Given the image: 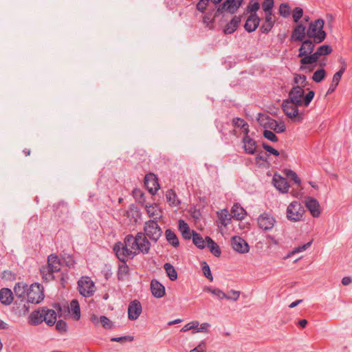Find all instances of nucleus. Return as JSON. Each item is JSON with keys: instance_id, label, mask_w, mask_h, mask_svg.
<instances>
[{"instance_id": "obj_61", "label": "nucleus", "mask_w": 352, "mask_h": 352, "mask_svg": "<svg viewBox=\"0 0 352 352\" xmlns=\"http://www.w3.org/2000/svg\"><path fill=\"white\" fill-rule=\"evenodd\" d=\"M206 343L202 340L196 347L190 350V352H206Z\"/></svg>"}, {"instance_id": "obj_11", "label": "nucleus", "mask_w": 352, "mask_h": 352, "mask_svg": "<svg viewBox=\"0 0 352 352\" xmlns=\"http://www.w3.org/2000/svg\"><path fill=\"white\" fill-rule=\"evenodd\" d=\"M144 185L152 195H155L160 188V184L157 177L153 174L149 173L145 176Z\"/></svg>"}, {"instance_id": "obj_23", "label": "nucleus", "mask_w": 352, "mask_h": 352, "mask_svg": "<svg viewBox=\"0 0 352 352\" xmlns=\"http://www.w3.org/2000/svg\"><path fill=\"white\" fill-rule=\"evenodd\" d=\"M243 148L246 153L253 155L256 152V142L249 135L243 138Z\"/></svg>"}, {"instance_id": "obj_42", "label": "nucleus", "mask_w": 352, "mask_h": 352, "mask_svg": "<svg viewBox=\"0 0 352 352\" xmlns=\"http://www.w3.org/2000/svg\"><path fill=\"white\" fill-rule=\"evenodd\" d=\"M325 76H326V72L322 67V69H318L314 73L312 79L316 82H320L322 80H323L324 79Z\"/></svg>"}, {"instance_id": "obj_53", "label": "nucleus", "mask_w": 352, "mask_h": 352, "mask_svg": "<svg viewBox=\"0 0 352 352\" xmlns=\"http://www.w3.org/2000/svg\"><path fill=\"white\" fill-rule=\"evenodd\" d=\"M209 1L210 0H199L196 6L197 9L201 13H204Z\"/></svg>"}, {"instance_id": "obj_54", "label": "nucleus", "mask_w": 352, "mask_h": 352, "mask_svg": "<svg viewBox=\"0 0 352 352\" xmlns=\"http://www.w3.org/2000/svg\"><path fill=\"white\" fill-rule=\"evenodd\" d=\"M133 340V337L131 336H125L122 337H113L111 338V342H117L123 343L126 341L131 342Z\"/></svg>"}, {"instance_id": "obj_46", "label": "nucleus", "mask_w": 352, "mask_h": 352, "mask_svg": "<svg viewBox=\"0 0 352 352\" xmlns=\"http://www.w3.org/2000/svg\"><path fill=\"white\" fill-rule=\"evenodd\" d=\"M217 16H212L210 14H206L204 18H203V23L205 24V25L210 28V29H212L213 28V26H212V24L214 23V18L217 17Z\"/></svg>"}, {"instance_id": "obj_59", "label": "nucleus", "mask_w": 352, "mask_h": 352, "mask_svg": "<svg viewBox=\"0 0 352 352\" xmlns=\"http://www.w3.org/2000/svg\"><path fill=\"white\" fill-rule=\"evenodd\" d=\"M54 208H55V211L56 212H58V209H61V212H68L67 204L64 201L58 202L57 204L54 206Z\"/></svg>"}, {"instance_id": "obj_27", "label": "nucleus", "mask_w": 352, "mask_h": 352, "mask_svg": "<svg viewBox=\"0 0 352 352\" xmlns=\"http://www.w3.org/2000/svg\"><path fill=\"white\" fill-rule=\"evenodd\" d=\"M241 16H234L232 20L225 26L223 32L226 34H232L237 29L239 23H241Z\"/></svg>"}, {"instance_id": "obj_63", "label": "nucleus", "mask_w": 352, "mask_h": 352, "mask_svg": "<svg viewBox=\"0 0 352 352\" xmlns=\"http://www.w3.org/2000/svg\"><path fill=\"white\" fill-rule=\"evenodd\" d=\"M232 124L234 126L240 127L241 129H242L243 126H246V122L240 118H234L232 120Z\"/></svg>"}, {"instance_id": "obj_21", "label": "nucleus", "mask_w": 352, "mask_h": 352, "mask_svg": "<svg viewBox=\"0 0 352 352\" xmlns=\"http://www.w3.org/2000/svg\"><path fill=\"white\" fill-rule=\"evenodd\" d=\"M178 230L182 237L186 240L190 239L194 233H195V231L190 230L188 223L183 219L178 221Z\"/></svg>"}, {"instance_id": "obj_12", "label": "nucleus", "mask_w": 352, "mask_h": 352, "mask_svg": "<svg viewBox=\"0 0 352 352\" xmlns=\"http://www.w3.org/2000/svg\"><path fill=\"white\" fill-rule=\"evenodd\" d=\"M232 248L241 254H245L249 252V245L248 243L241 236H234L231 240Z\"/></svg>"}, {"instance_id": "obj_48", "label": "nucleus", "mask_w": 352, "mask_h": 352, "mask_svg": "<svg viewBox=\"0 0 352 352\" xmlns=\"http://www.w3.org/2000/svg\"><path fill=\"white\" fill-rule=\"evenodd\" d=\"M270 117L269 116L261 113L258 114V122L261 126H263L265 129L267 128V125H268V122H270Z\"/></svg>"}, {"instance_id": "obj_40", "label": "nucleus", "mask_w": 352, "mask_h": 352, "mask_svg": "<svg viewBox=\"0 0 352 352\" xmlns=\"http://www.w3.org/2000/svg\"><path fill=\"white\" fill-rule=\"evenodd\" d=\"M70 308L73 311L74 318L76 320L80 319V305L77 300H72L70 302Z\"/></svg>"}, {"instance_id": "obj_24", "label": "nucleus", "mask_w": 352, "mask_h": 352, "mask_svg": "<svg viewBox=\"0 0 352 352\" xmlns=\"http://www.w3.org/2000/svg\"><path fill=\"white\" fill-rule=\"evenodd\" d=\"M14 300L13 293L8 288L0 289V302L4 305H10Z\"/></svg>"}, {"instance_id": "obj_30", "label": "nucleus", "mask_w": 352, "mask_h": 352, "mask_svg": "<svg viewBox=\"0 0 352 352\" xmlns=\"http://www.w3.org/2000/svg\"><path fill=\"white\" fill-rule=\"evenodd\" d=\"M146 212L150 217L153 218V220L157 221L162 217L160 210L157 204L146 205Z\"/></svg>"}, {"instance_id": "obj_41", "label": "nucleus", "mask_w": 352, "mask_h": 352, "mask_svg": "<svg viewBox=\"0 0 352 352\" xmlns=\"http://www.w3.org/2000/svg\"><path fill=\"white\" fill-rule=\"evenodd\" d=\"M278 12L283 18H287L291 14V8L287 3H283L279 6Z\"/></svg>"}, {"instance_id": "obj_34", "label": "nucleus", "mask_w": 352, "mask_h": 352, "mask_svg": "<svg viewBox=\"0 0 352 352\" xmlns=\"http://www.w3.org/2000/svg\"><path fill=\"white\" fill-rule=\"evenodd\" d=\"M192 243L199 249L203 250L206 247V239H204L201 235L197 232L192 236Z\"/></svg>"}, {"instance_id": "obj_58", "label": "nucleus", "mask_w": 352, "mask_h": 352, "mask_svg": "<svg viewBox=\"0 0 352 352\" xmlns=\"http://www.w3.org/2000/svg\"><path fill=\"white\" fill-rule=\"evenodd\" d=\"M311 243H312V241H311L302 245H299V246L294 248V250L292 252V254H294L302 252L306 250L308 248H309L311 246Z\"/></svg>"}, {"instance_id": "obj_55", "label": "nucleus", "mask_w": 352, "mask_h": 352, "mask_svg": "<svg viewBox=\"0 0 352 352\" xmlns=\"http://www.w3.org/2000/svg\"><path fill=\"white\" fill-rule=\"evenodd\" d=\"M202 271H203L204 276L208 280L212 281L213 278H212V276L211 274V271H210L209 265L206 262H204V265L202 266Z\"/></svg>"}, {"instance_id": "obj_19", "label": "nucleus", "mask_w": 352, "mask_h": 352, "mask_svg": "<svg viewBox=\"0 0 352 352\" xmlns=\"http://www.w3.org/2000/svg\"><path fill=\"white\" fill-rule=\"evenodd\" d=\"M275 188L281 192H287L289 190V185L287 180L280 175H274L272 179Z\"/></svg>"}, {"instance_id": "obj_14", "label": "nucleus", "mask_w": 352, "mask_h": 352, "mask_svg": "<svg viewBox=\"0 0 352 352\" xmlns=\"http://www.w3.org/2000/svg\"><path fill=\"white\" fill-rule=\"evenodd\" d=\"M45 307L40 308L31 313L28 318V323L31 325H38L44 322Z\"/></svg>"}, {"instance_id": "obj_18", "label": "nucleus", "mask_w": 352, "mask_h": 352, "mask_svg": "<svg viewBox=\"0 0 352 352\" xmlns=\"http://www.w3.org/2000/svg\"><path fill=\"white\" fill-rule=\"evenodd\" d=\"M260 23V18L256 14H250L248 17L244 28L248 32H252L256 30Z\"/></svg>"}, {"instance_id": "obj_9", "label": "nucleus", "mask_w": 352, "mask_h": 352, "mask_svg": "<svg viewBox=\"0 0 352 352\" xmlns=\"http://www.w3.org/2000/svg\"><path fill=\"white\" fill-rule=\"evenodd\" d=\"M276 222V219L269 212L261 214L257 219L258 227L263 230H272Z\"/></svg>"}, {"instance_id": "obj_57", "label": "nucleus", "mask_w": 352, "mask_h": 352, "mask_svg": "<svg viewBox=\"0 0 352 352\" xmlns=\"http://www.w3.org/2000/svg\"><path fill=\"white\" fill-rule=\"evenodd\" d=\"M199 326V323L198 321H192L191 322H189L188 324H186L182 329V331H189V330H192V329H195L196 330V328H197Z\"/></svg>"}, {"instance_id": "obj_4", "label": "nucleus", "mask_w": 352, "mask_h": 352, "mask_svg": "<svg viewBox=\"0 0 352 352\" xmlns=\"http://www.w3.org/2000/svg\"><path fill=\"white\" fill-rule=\"evenodd\" d=\"M304 213L302 205L299 201H294L287 206L286 216L288 220L296 222L302 219Z\"/></svg>"}, {"instance_id": "obj_32", "label": "nucleus", "mask_w": 352, "mask_h": 352, "mask_svg": "<svg viewBox=\"0 0 352 352\" xmlns=\"http://www.w3.org/2000/svg\"><path fill=\"white\" fill-rule=\"evenodd\" d=\"M166 197L170 206H178L181 203V201L178 199L175 192L172 189H169L166 191Z\"/></svg>"}, {"instance_id": "obj_26", "label": "nucleus", "mask_w": 352, "mask_h": 352, "mask_svg": "<svg viewBox=\"0 0 352 352\" xmlns=\"http://www.w3.org/2000/svg\"><path fill=\"white\" fill-rule=\"evenodd\" d=\"M314 47V44L310 40H306L302 43L299 50V56L302 58L311 55Z\"/></svg>"}, {"instance_id": "obj_36", "label": "nucleus", "mask_w": 352, "mask_h": 352, "mask_svg": "<svg viewBox=\"0 0 352 352\" xmlns=\"http://www.w3.org/2000/svg\"><path fill=\"white\" fill-rule=\"evenodd\" d=\"M164 268L170 280H175L177 278V273L175 267L169 263L164 265Z\"/></svg>"}, {"instance_id": "obj_16", "label": "nucleus", "mask_w": 352, "mask_h": 352, "mask_svg": "<svg viewBox=\"0 0 352 352\" xmlns=\"http://www.w3.org/2000/svg\"><path fill=\"white\" fill-rule=\"evenodd\" d=\"M276 22V17L273 16L272 13H265L264 22L260 28L262 33L267 34L274 25Z\"/></svg>"}, {"instance_id": "obj_64", "label": "nucleus", "mask_w": 352, "mask_h": 352, "mask_svg": "<svg viewBox=\"0 0 352 352\" xmlns=\"http://www.w3.org/2000/svg\"><path fill=\"white\" fill-rule=\"evenodd\" d=\"M210 326V324L209 323H207V322L202 323V324H201L200 327H198L197 328H196V331H195V333H197V332L208 333V331H209L208 327Z\"/></svg>"}, {"instance_id": "obj_37", "label": "nucleus", "mask_w": 352, "mask_h": 352, "mask_svg": "<svg viewBox=\"0 0 352 352\" xmlns=\"http://www.w3.org/2000/svg\"><path fill=\"white\" fill-rule=\"evenodd\" d=\"M204 291L210 292L212 294L214 295L220 300L224 299V298L226 299V298H228V295L226 294L222 290H221L220 289H218V288H212L211 287H206L204 289Z\"/></svg>"}, {"instance_id": "obj_10", "label": "nucleus", "mask_w": 352, "mask_h": 352, "mask_svg": "<svg viewBox=\"0 0 352 352\" xmlns=\"http://www.w3.org/2000/svg\"><path fill=\"white\" fill-rule=\"evenodd\" d=\"M120 243H123L122 242H118L115 244L113 247V251L116 253V256L118 258L122 263L121 265H119L118 267V278L120 280H124L126 276L129 274V266L126 265V262L129 259H132L134 257H127L126 259L123 260L121 257H119L120 255L118 254V245Z\"/></svg>"}, {"instance_id": "obj_28", "label": "nucleus", "mask_w": 352, "mask_h": 352, "mask_svg": "<svg viewBox=\"0 0 352 352\" xmlns=\"http://www.w3.org/2000/svg\"><path fill=\"white\" fill-rule=\"evenodd\" d=\"M267 127L278 133H283L286 130V126L284 122L281 121L278 122L272 118H270V122H268V125H267Z\"/></svg>"}, {"instance_id": "obj_25", "label": "nucleus", "mask_w": 352, "mask_h": 352, "mask_svg": "<svg viewBox=\"0 0 352 352\" xmlns=\"http://www.w3.org/2000/svg\"><path fill=\"white\" fill-rule=\"evenodd\" d=\"M47 266L51 270V272H57L60 270L61 263L58 256L51 254L47 258Z\"/></svg>"}, {"instance_id": "obj_8", "label": "nucleus", "mask_w": 352, "mask_h": 352, "mask_svg": "<svg viewBox=\"0 0 352 352\" xmlns=\"http://www.w3.org/2000/svg\"><path fill=\"white\" fill-rule=\"evenodd\" d=\"M331 52V48L329 45H322L318 48L317 51L314 54L309 56L302 58L300 62L303 65L314 63L319 59L320 56L329 54Z\"/></svg>"}, {"instance_id": "obj_29", "label": "nucleus", "mask_w": 352, "mask_h": 352, "mask_svg": "<svg viewBox=\"0 0 352 352\" xmlns=\"http://www.w3.org/2000/svg\"><path fill=\"white\" fill-rule=\"evenodd\" d=\"M43 314H45L44 322L47 325L53 326L56 323L57 314L54 310L45 307V313Z\"/></svg>"}, {"instance_id": "obj_47", "label": "nucleus", "mask_w": 352, "mask_h": 352, "mask_svg": "<svg viewBox=\"0 0 352 352\" xmlns=\"http://www.w3.org/2000/svg\"><path fill=\"white\" fill-rule=\"evenodd\" d=\"M274 0H264L262 3V8L265 13H272V8L274 7Z\"/></svg>"}, {"instance_id": "obj_22", "label": "nucleus", "mask_w": 352, "mask_h": 352, "mask_svg": "<svg viewBox=\"0 0 352 352\" xmlns=\"http://www.w3.org/2000/svg\"><path fill=\"white\" fill-rule=\"evenodd\" d=\"M13 289L15 296L20 299L21 302H24L27 297L28 285L23 282L16 283Z\"/></svg>"}, {"instance_id": "obj_51", "label": "nucleus", "mask_w": 352, "mask_h": 352, "mask_svg": "<svg viewBox=\"0 0 352 352\" xmlns=\"http://www.w3.org/2000/svg\"><path fill=\"white\" fill-rule=\"evenodd\" d=\"M100 322L104 329H110L113 327L112 322L104 316L100 317Z\"/></svg>"}, {"instance_id": "obj_6", "label": "nucleus", "mask_w": 352, "mask_h": 352, "mask_svg": "<svg viewBox=\"0 0 352 352\" xmlns=\"http://www.w3.org/2000/svg\"><path fill=\"white\" fill-rule=\"evenodd\" d=\"M78 286L80 294L86 298L92 296L96 291L94 283L88 276L82 277L78 281Z\"/></svg>"}, {"instance_id": "obj_15", "label": "nucleus", "mask_w": 352, "mask_h": 352, "mask_svg": "<svg viewBox=\"0 0 352 352\" xmlns=\"http://www.w3.org/2000/svg\"><path fill=\"white\" fill-rule=\"evenodd\" d=\"M306 35V26L300 23L294 27L292 33L291 40L294 41H302Z\"/></svg>"}, {"instance_id": "obj_39", "label": "nucleus", "mask_w": 352, "mask_h": 352, "mask_svg": "<svg viewBox=\"0 0 352 352\" xmlns=\"http://www.w3.org/2000/svg\"><path fill=\"white\" fill-rule=\"evenodd\" d=\"M217 214L219 221L223 226H226L230 223L231 219L229 217L228 210H221V212H218Z\"/></svg>"}, {"instance_id": "obj_5", "label": "nucleus", "mask_w": 352, "mask_h": 352, "mask_svg": "<svg viewBox=\"0 0 352 352\" xmlns=\"http://www.w3.org/2000/svg\"><path fill=\"white\" fill-rule=\"evenodd\" d=\"M44 298L43 287L38 283L32 284L27 291V300L33 304H38Z\"/></svg>"}, {"instance_id": "obj_60", "label": "nucleus", "mask_w": 352, "mask_h": 352, "mask_svg": "<svg viewBox=\"0 0 352 352\" xmlns=\"http://www.w3.org/2000/svg\"><path fill=\"white\" fill-rule=\"evenodd\" d=\"M56 329L61 333H65L67 331V323L65 321L60 320L56 322Z\"/></svg>"}, {"instance_id": "obj_56", "label": "nucleus", "mask_w": 352, "mask_h": 352, "mask_svg": "<svg viewBox=\"0 0 352 352\" xmlns=\"http://www.w3.org/2000/svg\"><path fill=\"white\" fill-rule=\"evenodd\" d=\"M260 4L257 1H251L248 6V11L251 14H256V12L259 9Z\"/></svg>"}, {"instance_id": "obj_33", "label": "nucleus", "mask_w": 352, "mask_h": 352, "mask_svg": "<svg viewBox=\"0 0 352 352\" xmlns=\"http://www.w3.org/2000/svg\"><path fill=\"white\" fill-rule=\"evenodd\" d=\"M165 236L167 241L171 244L173 247H178L179 245V241L178 237L175 234V233L170 229H167L165 231Z\"/></svg>"}, {"instance_id": "obj_38", "label": "nucleus", "mask_w": 352, "mask_h": 352, "mask_svg": "<svg viewBox=\"0 0 352 352\" xmlns=\"http://www.w3.org/2000/svg\"><path fill=\"white\" fill-rule=\"evenodd\" d=\"M306 80L307 78L305 75L295 74L293 80L294 86H299L304 89L307 85Z\"/></svg>"}, {"instance_id": "obj_62", "label": "nucleus", "mask_w": 352, "mask_h": 352, "mask_svg": "<svg viewBox=\"0 0 352 352\" xmlns=\"http://www.w3.org/2000/svg\"><path fill=\"white\" fill-rule=\"evenodd\" d=\"M262 146H263V148L265 151L269 152L270 153H271V154H272L274 155H276V156L279 155L278 151H277L276 149L274 148L272 146H271L268 144L264 142V143H263Z\"/></svg>"}, {"instance_id": "obj_3", "label": "nucleus", "mask_w": 352, "mask_h": 352, "mask_svg": "<svg viewBox=\"0 0 352 352\" xmlns=\"http://www.w3.org/2000/svg\"><path fill=\"white\" fill-rule=\"evenodd\" d=\"M324 25V21L322 19L311 22L307 30V36L313 38L316 43H322L327 36L326 32L323 30Z\"/></svg>"}, {"instance_id": "obj_44", "label": "nucleus", "mask_w": 352, "mask_h": 352, "mask_svg": "<svg viewBox=\"0 0 352 352\" xmlns=\"http://www.w3.org/2000/svg\"><path fill=\"white\" fill-rule=\"evenodd\" d=\"M285 175L288 178H290L292 180H293L295 184H296L298 185H300L301 184L300 179L298 177L297 174L294 171H293L292 170L286 169L285 170Z\"/></svg>"}, {"instance_id": "obj_43", "label": "nucleus", "mask_w": 352, "mask_h": 352, "mask_svg": "<svg viewBox=\"0 0 352 352\" xmlns=\"http://www.w3.org/2000/svg\"><path fill=\"white\" fill-rule=\"evenodd\" d=\"M291 13L295 23H298L300 19L303 16V10L300 7L295 8Z\"/></svg>"}, {"instance_id": "obj_31", "label": "nucleus", "mask_w": 352, "mask_h": 352, "mask_svg": "<svg viewBox=\"0 0 352 352\" xmlns=\"http://www.w3.org/2000/svg\"><path fill=\"white\" fill-rule=\"evenodd\" d=\"M206 241L207 242L206 246L210 249V252L215 256L219 257L221 251L217 244L210 237H206Z\"/></svg>"}, {"instance_id": "obj_1", "label": "nucleus", "mask_w": 352, "mask_h": 352, "mask_svg": "<svg viewBox=\"0 0 352 352\" xmlns=\"http://www.w3.org/2000/svg\"><path fill=\"white\" fill-rule=\"evenodd\" d=\"M162 229L158 225L157 221L148 220L144 223V232H138L135 236L127 234L124 239L123 243H120L118 247L119 257L123 260L127 257H135V256L142 253H149L151 247V242L157 243L162 235Z\"/></svg>"}, {"instance_id": "obj_2", "label": "nucleus", "mask_w": 352, "mask_h": 352, "mask_svg": "<svg viewBox=\"0 0 352 352\" xmlns=\"http://www.w3.org/2000/svg\"><path fill=\"white\" fill-rule=\"evenodd\" d=\"M315 96V92L309 90L307 94L305 89L299 86H293L289 91L288 98L283 101L282 109L284 113L294 122H302L305 114L300 111V107H307L309 105Z\"/></svg>"}, {"instance_id": "obj_50", "label": "nucleus", "mask_w": 352, "mask_h": 352, "mask_svg": "<svg viewBox=\"0 0 352 352\" xmlns=\"http://www.w3.org/2000/svg\"><path fill=\"white\" fill-rule=\"evenodd\" d=\"M263 136L265 138L273 142H278V139L274 132L270 130H265L263 131Z\"/></svg>"}, {"instance_id": "obj_45", "label": "nucleus", "mask_w": 352, "mask_h": 352, "mask_svg": "<svg viewBox=\"0 0 352 352\" xmlns=\"http://www.w3.org/2000/svg\"><path fill=\"white\" fill-rule=\"evenodd\" d=\"M133 196L140 204H144L145 201V197L144 192L140 190L135 188L133 190Z\"/></svg>"}, {"instance_id": "obj_13", "label": "nucleus", "mask_w": 352, "mask_h": 352, "mask_svg": "<svg viewBox=\"0 0 352 352\" xmlns=\"http://www.w3.org/2000/svg\"><path fill=\"white\" fill-rule=\"evenodd\" d=\"M142 305L140 301L134 300L130 302L128 307V317L131 320H135L142 313Z\"/></svg>"}, {"instance_id": "obj_20", "label": "nucleus", "mask_w": 352, "mask_h": 352, "mask_svg": "<svg viewBox=\"0 0 352 352\" xmlns=\"http://www.w3.org/2000/svg\"><path fill=\"white\" fill-rule=\"evenodd\" d=\"M151 292L154 297L160 298L165 295V287L158 280L153 279L151 282Z\"/></svg>"}, {"instance_id": "obj_7", "label": "nucleus", "mask_w": 352, "mask_h": 352, "mask_svg": "<svg viewBox=\"0 0 352 352\" xmlns=\"http://www.w3.org/2000/svg\"><path fill=\"white\" fill-rule=\"evenodd\" d=\"M243 0H226L217 8L215 16H219L224 11L230 14H234L241 7Z\"/></svg>"}, {"instance_id": "obj_35", "label": "nucleus", "mask_w": 352, "mask_h": 352, "mask_svg": "<svg viewBox=\"0 0 352 352\" xmlns=\"http://www.w3.org/2000/svg\"><path fill=\"white\" fill-rule=\"evenodd\" d=\"M231 214L233 218L239 220L244 217L245 211L242 207L236 204L231 209Z\"/></svg>"}, {"instance_id": "obj_17", "label": "nucleus", "mask_w": 352, "mask_h": 352, "mask_svg": "<svg viewBox=\"0 0 352 352\" xmlns=\"http://www.w3.org/2000/svg\"><path fill=\"white\" fill-rule=\"evenodd\" d=\"M305 205L314 217H318L320 215V204L316 199L308 197L305 201Z\"/></svg>"}, {"instance_id": "obj_52", "label": "nucleus", "mask_w": 352, "mask_h": 352, "mask_svg": "<svg viewBox=\"0 0 352 352\" xmlns=\"http://www.w3.org/2000/svg\"><path fill=\"white\" fill-rule=\"evenodd\" d=\"M344 71L345 67H341V69L333 75L331 82L338 85Z\"/></svg>"}, {"instance_id": "obj_49", "label": "nucleus", "mask_w": 352, "mask_h": 352, "mask_svg": "<svg viewBox=\"0 0 352 352\" xmlns=\"http://www.w3.org/2000/svg\"><path fill=\"white\" fill-rule=\"evenodd\" d=\"M41 274L43 278L46 280H49L53 278V272H51V270L47 265L43 267L41 269Z\"/></svg>"}]
</instances>
